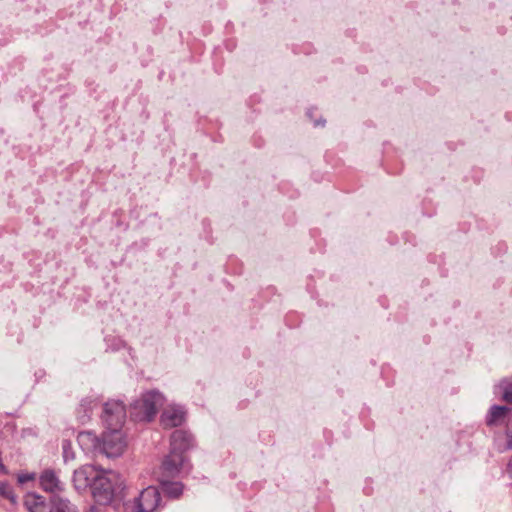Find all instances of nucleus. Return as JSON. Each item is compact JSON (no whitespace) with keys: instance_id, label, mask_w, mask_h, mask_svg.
Returning a JSON list of instances; mask_svg holds the SVG:
<instances>
[{"instance_id":"nucleus-1","label":"nucleus","mask_w":512,"mask_h":512,"mask_svg":"<svg viewBox=\"0 0 512 512\" xmlns=\"http://www.w3.org/2000/svg\"><path fill=\"white\" fill-rule=\"evenodd\" d=\"M72 482L75 490L79 493L85 492L89 488L97 504L109 505L120 485V477L112 470L84 465L74 471Z\"/></svg>"},{"instance_id":"nucleus-2","label":"nucleus","mask_w":512,"mask_h":512,"mask_svg":"<svg viewBox=\"0 0 512 512\" xmlns=\"http://www.w3.org/2000/svg\"><path fill=\"white\" fill-rule=\"evenodd\" d=\"M77 441L84 451L101 454L107 458L121 456L127 447L126 437L122 429L118 428L105 429L101 437L90 431H83L78 434Z\"/></svg>"},{"instance_id":"nucleus-3","label":"nucleus","mask_w":512,"mask_h":512,"mask_svg":"<svg viewBox=\"0 0 512 512\" xmlns=\"http://www.w3.org/2000/svg\"><path fill=\"white\" fill-rule=\"evenodd\" d=\"M164 396L158 391H149L135 401L131 407V417L134 421L150 422L156 416L159 407L164 404Z\"/></svg>"},{"instance_id":"nucleus-4","label":"nucleus","mask_w":512,"mask_h":512,"mask_svg":"<svg viewBox=\"0 0 512 512\" xmlns=\"http://www.w3.org/2000/svg\"><path fill=\"white\" fill-rule=\"evenodd\" d=\"M160 507V492L153 486L145 488L138 497L126 504L128 512H157Z\"/></svg>"},{"instance_id":"nucleus-5","label":"nucleus","mask_w":512,"mask_h":512,"mask_svg":"<svg viewBox=\"0 0 512 512\" xmlns=\"http://www.w3.org/2000/svg\"><path fill=\"white\" fill-rule=\"evenodd\" d=\"M101 419L105 429H122V426L126 420V409L123 402L120 400L107 401L103 405Z\"/></svg>"},{"instance_id":"nucleus-6","label":"nucleus","mask_w":512,"mask_h":512,"mask_svg":"<svg viewBox=\"0 0 512 512\" xmlns=\"http://www.w3.org/2000/svg\"><path fill=\"white\" fill-rule=\"evenodd\" d=\"M186 461L185 455L169 452L162 462L159 477L170 479L178 476L185 468Z\"/></svg>"},{"instance_id":"nucleus-7","label":"nucleus","mask_w":512,"mask_h":512,"mask_svg":"<svg viewBox=\"0 0 512 512\" xmlns=\"http://www.w3.org/2000/svg\"><path fill=\"white\" fill-rule=\"evenodd\" d=\"M185 419V409L180 405L171 404L164 408L160 417V422L164 428L170 429L182 425Z\"/></svg>"},{"instance_id":"nucleus-8","label":"nucleus","mask_w":512,"mask_h":512,"mask_svg":"<svg viewBox=\"0 0 512 512\" xmlns=\"http://www.w3.org/2000/svg\"><path fill=\"white\" fill-rule=\"evenodd\" d=\"M41 488L49 493L58 494L64 491V483L52 469H45L39 477Z\"/></svg>"},{"instance_id":"nucleus-9","label":"nucleus","mask_w":512,"mask_h":512,"mask_svg":"<svg viewBox=\"0 0 512 512\" xmlns=\"http://www.w3.org/2000/svg\"><path fill=\"white\" fill-rule=\"evenodd\" d=\"M193 445L192 435L184 430H175L171 435L170 452L185 455Z\"/></svg>"},{"instance_id":"nucleus-10","label":"nucleus","mask_w":512,"mask_h":512,"mask_svg":"<svg viewBox=\"0 0 512 512\" xmlns=\"http://www.w3.org/2000/svg\"><path fill=\"white\" fill-rule=\"evenodd\" d=\"M158 481L163 493L171 499L178 498L183 492V485L181 482L170 481V479L164 477H158Z\"/></svg>"},{"instance_id":"nucleus-11","label":"nucleus","mask_w":512,"mask_h":512,"mask_svg":"<svg viewBox=\"0 0 512 512\" xmlns=\"http://www.w3.org/2000/svg\"><path fill=\"white\" fill-rule=\"evenodd\" d=\"M511 409L506 406L494 405L491 407L489 416L487 418V424L493 425L500 420H508L509 416H512Z\"/></svg>"},{"instance_id":"nucleus-12","label":"nucleus","mask_w":512,"mask_h":512,"mask_svg":"<svg viewBox=\"0 0 512 512\" xmlns=\"http://www.w3.org/2000/svg\"><path fill=\"white\" fill-rule=\"evenodd\" d=\"M24 505L30 512H46L43 497L40 495L27 494L24 499Z\"/></svg>"},{"instance_id":"nucleus-13","label":"nucleus","mask_w":512,"mask_h":512,"mask_svg":"<svg viewBox=\"0 0 512 512\" xmlns=\"http://www.w3.org/2000/svg\"><path fill=\"white\" fill-rule=\"evenodd\" d=\"M96 406V401L91 397H86L81 400L79 405L78 415L82 423H85L90 418V413Z\"/></svg>"},{"instance_id":"nucleus-14","label":"nucleus","mask_w":512,"mask_h":512,"mask_svg":"<svg viewBox=\"0 0 512 512\" xmlns=\"http://www.w3.org/2000/svg\"><path fill=\"white\" fill-rule=\"evenodd\" d=\"M500 387L503 390V399L512 404V383L508 380H503L500 383Z\"/></svg>"},{"instance_id":"nucleus-15","label":"nucleus","mask_w":512,"mask_h":512,"mask_svg":"<svg viewBox=\"0 0 512 512\" xmlns=\"http://www.w3.org/2000/svg\"><path fill=\"white\" fill-rule=\"evenodd\" d=\"M62 450H63V459L65 462H68L75 458L74 452L72 450V444L69 440L62 441Z\"/></svg>"},{"instance_id":"nucleus-16","label":"nucleus","mask_w":512,"mask_h":512,"mask_svg":"<svg viewBox=\"0 0 512 512\" xmlns=\"http://www.w3.org/2000/svg\"><path fill=\"white\" fill-rule=\"evenodd\" d=\"M506 435H507V442H508V448H512V416L508 417V420L506 422Z\"/></svg>"},{"instance_id":"nucleus-17","label":"nucleus","mask_w":512,"mask_h":512,"mask_svg":"<svg viewBox=\"0 0 512 512\" xmlns=\"http://www.w3.org/2000/svg\"><path fill=\"white\" fill-rule=\"evenodd\" d=\"M34 479H35V474L34 473H24V474H20L18 476V482L20 484H24V483L32 481Z\"/></svg>"},{"instance_id":"nucleus-18","label":"nucleus","mask_w":512,"mask_h":512,"mask_svg":"<svg viewBox=\"0 0 512 512\" xmlns=\"http://www.w3.org/2000/svg\"><path fill=\"white\" fill-rule=\"evenodd\" d=\"M506 471L510 475V477H512V459L509 461Z\"/></svg>"},{"instance_id":"nucleus-19","label":"nucleus","mask_w":512,"mask_h":512,"mask_svg":"<svg viewBox=\"0 0 512 512\" xmlns=\"http://www.w3.org/2000/svg\"><path fill=\"white\" fill-rule=\"evenodd\" d=\"M86 512H102L97 506H91Z\"/></svg>"},{"instance_id":"nucleus-20","label":"nucleus","mask_w":512,"mask_h":512,"mask_svg":"<svg viewBox=\"0 0 512 512\" xmlns=\"http://www.w3.org/2000/svg\"><path fill=\"white\" fill-rule=\"evenodd\" d=\"M1 493L7 498H10L12 501H14V498L9 493H6V489L1 488Z\"/></svg>"},{"instance_id":"nucleus-21","label":"nucleus","mask_w":512,"mask_h":512,"mask_svg":"<svg viewBox=\"0 0 512 512\" xmlns=\"http://www.w3.org/2000/svg\"><path fill=\"white\" fill-rule=\"evenodd\" d=\"M1 493L7 498H10L12 501H14V498L9 493H6V489L1 488Z\"/></svg>"},{"instance_id":"nucleus-22","label":"nucleus","mask_w":512,"mask_h":512,"mask_svg":"<svg viewBox=\"0 0 512 512\" xmlns=\"http://www.w3.org/2000/svg\"><path fill=\"white\" fill-rule=\"evenodd\" d=\"M320 124H322V125H323V124H324V121H322V122H320V121H315V126H318V125H320Z\"/></svg>"}]
</instances>
